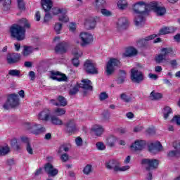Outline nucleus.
I'll return each mask as SVG.
<instances>
[{
	"instance_id": "nucleus-1",
	"label": "nucleus",
	"mask_w": 180,
	"mask_h": 180,
	"mask_svg": "<svg viewBox=\"0 0 180 180\" xmlns=\"http://www.w3.org/2000/svg\"><path fill=\"white\" fill-rule=\"evenodd\" d=\"M160 6L158 1H151L148 4L144 1H139L133 5V11L135 18L134 22L138 27H141L144 25L146 16L148 11H155Z\"/></svg>"
},
{
	"instance_id": "nucleus-2",
	"label": "nucleus",
	"mask_w": 180,
	"mask_h": 180,
	"mask_svg": "<svg viewBox=\"0 0 180 180\" xmlns=\"http://www.w3.org/2000/svg\"><path fill=\"white\" fill-rule=\"evenodd\" d=\"M19 25H14L10 28L11 36L17 40H23L26 34V29H30V22L26 18H22L18 21ZM23 26V27H22Z\"/></svg>"
},
{
	"instance_id": "nucleus-3",
	"label": "nucleus",
	"mask_w": 180,
	"mask_h": 180,
	"mask_svg": "<svg viewBox=\"0 0 180 180\" xmlns=\"http://www.w3.org/2000/svg\"><path fill=\"white\" fill-rule=\"evenodd\" d=\"M105 167L110 171H113L114 172H122L124 171H128L130 169V166H122L120 167V162L119 161L111 159L105 162Z\"/></svg>"
},
{
	"instance_id": "nucleus-4",
	"label": "nucleus",
	"mask_w": 180,
	"mask_h": 180,
	"mask_svg": "<svg viewBox=\"0 0 180 180\" xmlns=\"http://www.w3.org/2000/svg\"><path fill=\"white\" fill-rule=\"evenodd\" d=\"M24 127L26 130L30 131V133H32V134H35V136H39V134H41V133L46 131L44 127L41 124H36L35 122H26L24 124Z\"/></svg>"
},
{
	"instance_id": "nucleus-5",
	"label": "nucleus",
	"mask_w": 180,
	"mask_h": 180,
	"mask_svg": "<svg viewBox=\"0 0 180 180\" xmlns=\"http://www.w3.org/2000/svg\"><path fill=\"white\" fill-rule=\"evenodd\" d=\"M79 38L80 40L79 44L82 47H86V46H89L94 43V35L89 32H81L79 35Z\"/></svg>"
},
{
	"instance_id": "nucleus-6",
	"label": "nucleus",
	"mask_w": 180,
	"mask_h": 180,
	"mask_svg": "<svg viewBox=\"0 0 180 180\" xmlns=\"http://www.w3.org/2000/svg\"><path fill=\"white\" fill-rule=\"evenodd\" d=\"M51 12L53 15H58V20H60V22L67 23V22L70 20V19L68 18V15H67L66 8H60L58 7H55L51 9Z\"/></svg>"
},
{
	"instance_id": "nucleus-7",
	"label": "nucleus",
	"mask_w": 180,
	"mask_h": 180,
	"mask_svg": "<svg viewBox=\"0 0 180 180\" xmlns=\"http://www.w3.org/2000/svg\"><path fill=\"white\" fill-rule=\"evenodd\" d=\"M161 52L162 53L155 57V61L158 64L165 63V61H167V56H169V54H173L174 51L172 48H163L161 49Z\"/></svg>"
},
{
	"instance_id": "nucleus-8",
	"label": "nucleus",
	"mask_w": 180,
	"mask_h": 180,
	"mask_svg": "<svg viewBox=\"0 0 180 180\" xmlns=\"http://www.w3.org/2000/svg\"><path fill=\"white\" fill-rule=\"evenodd\" d=\"M8 106H10V108L19 106V96L18 94H13L8 96V98L3 107L4 109H8Z\"/></svg>"
},
{
	"instance_id": "nucleus-9",
	"label": "nucleus",
	"mask_w": 180,
	"mask_h": 180,
	"mask_svg": "<svg viewBox=\"0 0 180 180\" xmlns=\"http://www.w3.org/2000/svg\"><path fill=\"white\" fill-rule=\"evenodd\" d=\"M120 65V61L116 58H110L106 64L105 72L107 75H112L115 72V67Z\"/></svg>"
},
{
	"instance_id": "nucleus-10",
	"label": "nucleus",
	"mask_w": 180,
	"mask_h": 180,
	"mask_svg": "<svg viewBox=\"0 0 180 180\" xmlns=\"http://www.w3.org/2000/svg\"><path fill=\"white\" fill-rule=\"evenodd\" d=\"M142 165H144L146 171L155 169L158 167V160L156 159H143L141 160Z\"/></svg>"
},
{
	"instance_id": "nucleus-11",
	"label": "nucleus",
	"mask_w": 180,
	"mask_h": 180,
	"mask_svg": "<svg viewBox=\"0 0 180 180\" xmlns=\"http://www.w3.org/2000/svg\"><path fill=\"white\" fill-rule=\"evenodd\" d=\"M131 79L132 82L135 84H140L142 81H144V76L143 73L140 71H138L137 69L131 70Z\"/></svg>"
},
{
	"instance_id": "nucleus-12",
	"label": "nucleus",
	"mask_w": 180,
	"mask_h": 180,
	"mask_svg": "<svg viewBox=\"0 0 180 180\" xmlns=\"http://www.w3.org/2000/svg\"><path fill=\"white\" fill-rule=\"evenodd\" d=\"M84 70L87 74H98V69L92 60H87L84 64Z\"/></svg>"
},
{
	"instance_id": "nucleus-13",
	"label": "nucleus",
	"mask_w": 180,
	"mask_h": 180,
	"mask_svg": "<svg viewBox=\"0 0 180 180\" xmlns=\"http://www.w3.org/2000/svg\"><path fill=\"white\" fill-rule=\"evenodd\" d=\"M146 141L136 140L134 143L131 145V150L132 151H141L146 147Z\"/></svg>"
},
{
	"instance_id": "nucleus-14",
	"label": "nucleus",
	"mask_w": 180,
	"mask_h": 180,
	"mask_svg": "<svg viewBox=\"0 0 180 180\" xmlns=\"http://www.w3.org/2000/svg\"><path fill=\"white\" fill-rule=\"evenodd\" d=\"M72 54L75 56V58L72 59V63L75 67H78L79 65V57L82 56V51L78 48H75L72 51Z\"/></svg>"
},
{
	"instance_id": "nucleus-15",
	"label": "nucleus",
	"mask_w": 180,
	"mask_h": 180,
	"mask_svg": "<svg viewBox=\"0 0 180 180\" xmlns=\"http://www.w3.org/2000/svg\"><path fill=\"white\" fill-rule=\"evenodd\" d=\"M148 150L151 154H157L158 151H162V145L158 141L151 143L148 146Z\"/></svg>"
},
{
	"instance_id": "nucleus-16",
	"label": "nucleus",
	"mask_w": 180,
	"mask_h": 180,
	"mask_svg": "<svg viewBox=\"0 0 180 180\" xmlns=\"http://www.w3.org/2000/svg\"><path fill=\"white\" fill-rule=\"evenodd\" d=\"M44 170L49 175V176H56V175L58 174V169L54 168L53 165H51V163H47L45 165Z\"/></svg>"
},
{
	"instance_id": "nucleus-17",
	"label": "nucleus",
	"mask_w": 180,
	"mask_h": 180,
	"mask_svg": "<svg viewBox=\"0 0 180 180\" xmlns=\"http://www.w3.org/2000/svg\"><path fill=\"white\" fill-rule=\"evenodd\" d=\"M50 78L54 81H58V82H61L62 81H65V79H67V77L64 75L61 74L60 72L55 71L51 72Z\"/></svg>"
},
{
	"instance_id": "nucleus-18",
	"label": "nucleus",
	"mask_w": 180,
	"mask_h": 180,
	"mask_svg": "<svg viewBox=\"0 0 180 180\" xmlns=\"http://www.w3.org/2000/svg\"><path fill=\"white\" fill-rule=\"evenodd\" d=\"M78 130V128H77V124H75V120H70L68 121L66 123V131L68 133H75V131H77Z\"/></svg>"
},
{
	"instance_id": "nucleus-19",
	"label": "nucleus",
	"mask_w": 180,
	"mask_h": 180,
	"mask_svg": "<svg viewBox=\"0 0 180 180\" xmlns=\"http://www.w3.org/2000/svg\"><path fill=\"white\" fill-rule=\"evenodd\" d=\"M20 60V54L19 53H8L7 55V63L8 64H15Z\"/></svg>"
},
{
	"instance_id": "nucleus-20",
	"label": "nucleus",
	"mask_w": 180,
	"mask_h": 180,
	"mask_svg": "<svg viewBox=\"0 0 180 180\" xmlns=\"http://www.w3.org/2000/svg\"><path fill=\"white\" fill-rule=\"evenodd\" d=\"M117 141V137L113 135L108 136L105 138V144L108 147H110L113 148V147H116V143Z\"/></svg>"
},
{
	"instance_id": "nucleus-21",
	"label": "nucleus",
	"mask_w": 180,
	"mask_h": 180,
	"mask_svg": "<svg viewBox=\"0 0 180 180\" xmlns=\"http://www.w3.org/2000/svg\"><path fill=\"white\" fill-rule=\"evenodd\" d=\"M91 131L95 134V136H98L101 137L102 134H103V131H105V129L100 124H94L91 127Z\"/></svg>"
},
{
	"instance_id": "nucleus-22",
	"label": "nucleus",
	"mask_w": 180,
	"mask_h": 180,
	"mask_svg": "<svg viewBox=\"0 0 180 180\" xmlns=\"http://www.w3.org/2000/svg\"><path fill=\"white\" fill-rule=\"evenodd\" d=\"M79 87L82 88V89H85L86 91H92V83L91 82V80L88 79H84L82 80L81 84H78Z\"/></svg>"
},
{
	"instance_id": "nucleus-23",
	"label": "nucleus",
	"mask_w": 180,
	"mask_h": 180,
	"mask_svg": "<svg viewBox=\"0 0 180 180\" xmlns=\"http://www.w3.org/2000/svg\"><path fill=\"white\" fill-rule=\"evenodd\" d=\"M173 146L176 150L169 151L168 157H180V142L174 143Z\"/></svg>"
},
{
	"instance_id": "nucleus-24",
	"label": "nucleus",
	"mask_w": 180,
	"mask_h": 180,
	"mask_svg": "<svg viewBox=\"0 0 180 180\" xmlns=\"http://www.w3.org/2000/svg\"><path fill=\"white\" fill-rule=\"evenodd\" d=\"M155 37H157L156 34L149 35L144 39L139 40L136 42V46L138 47H144V46H147V41H149V40H153V39H155Z\"/></svg>"
},
{
	"instance_id": "nucleus-25",
	"label": "nucleus",
	"mask_w": 180,
	"mask_h": 180,
	"mask_svg": "<svg viewBox=\"0 0 180 180\" xmlns=\"http://www.w3.org/2000/svg\"><path fill=\"white\" fill-rule=\"evenodd\" d=\"M51 111L49 109H44L38 114L39 120H44L47 122L50 119Z\"/></svg>"
},
{
	"instance_id": "nucleus-26",
	"label": "nucleus",
	"mask_w": 180,
	"mask_h": 180,
	"mask_svg": "<svg viewBox=\"0 0 180 180\" xmlns=\"http://www.w3.org/2000/svg\"><path fill=\"white\" fill-rule=\"evenodd\" d=\"M129 25V20L126 17H121L117 22V27L118 29H126Z\"/></svg>"
},
{
	"instance_id": "nucleus-27",
	"label": "nucleus",
	"mask_w": 180,
	"mask_h": 180,
	"mask_svg": "<svg viewBox=\"0 0 180 180\" xmlns=\"http://www.w3.org/2000/svg\"><path fill=\"white\" fill-rule=\"evenodd\" d=\"M84 26L88 30H91V29H95V26H96V21L94 18H89L86 20L84 22Z\"/></svg>"
},
{
	"instance_id": "nucleus-28",
	"label": "nucleus",
	"mask_w": 180,
	"mask_h": 180,
	"mask_svg": "<svg viewBox=\"0 0 180 180\" xmlns=\"http://www.w3.org/2000/svg\"><path fill=\"white\" fill-rule=\"evenodd\" d=\"M24 143L25 144H30V139L27 136H21L18 140L13 139L11 140V146H16L18 143Z\"/></svg>"
},
{
	"instance_id": "nucleus-29",
	"label": "nucleus",
	"mask_w": 180,
	"mask_h": 180,
	"mask_svg": "<svg viewBox=\"0 0 180 180\" xmlns=\"http://www.w3.org/2000/svg\"><path fill=\"white\" fill-rule=\"evenodd\" d=\"M41 5L45 12H49L53 8V1L51 0H41Z\"/></svg>"
},
{
	"instance_id": "nucleus-30",
	"label": "nucleus",
	"mask_w": 180,
	"mask_h": 180,
	"mask_svg": "<svg viewBox=\"0 0 180 180\" xmlns=\"http://www.w3.org/2000/svg\"><path fill=\"white\" fill-rule=\"evenodd\" d=\"M55 51L56 53H59L60 54H63V53H65L67 51V44L63 42L58 44L55 47Z\"/></svg>"
},
{
	"instance_id": "nucleus-31",
	"label": "nucleus",
	"mask_w": 180,
	"mask_h": 180,
	"mask_svg": "<svg viewBox=\"0 0 180 180\" xmlns=\"http://www.w3.org/2000/svg\"><path fill=\"white\" fill-rule=\"evenodd\" d=\"M176 30V27H163L159 32L160 34H168L169 33H174Z\"/></svg>"
},
{
	"instance_id": "nucleus-32",
	"label": "nucleus",
	"mask_w": 180,
	"mask_h": 180,
	"mask_svg": "<svg viewBox=\"0 0 180 180\" xmlns=\"http://www.w3.org/2000/svg\"><path fill=\"white\" fill-rule=\"evenodd\" d=\"M137 55V49L133 47L127 48L124 53V57H132V56Z\"/></svg>"
},
{
	"instance_id": "nucleus-33",
	"label": "nucleus",
	"mask_w": 180,
	"mask_h": 180,
	"mask_svg": "<svg viewBox=\"0 0 180 180\" xmlns=\"http://www.w3.org/2000/svg\"><path fill=\"white\" fill-rule=\"evenodd\" d=\"M51 122L55 126H63V120L56 115L51 116Z\"/></svg>"
},
{
	"instance_id": "nucleus-34",
	"label": "nucleus",
	"mask_w": 180,
	"mask_h": 180,
	"mask_svg": "<svg viewBox=\"0 0 180 180\" xmlns=\"http://www.w3.org/2000/svg\"><path fill=\"white\" fill-rule=\"evenodd\" d=\"M117 8L121 11H124L129 6V3L126 0H120L117 1Z\"/></svg>"
},
{
	"instance_id": "nucleus-35",
	"label": "nucleus",
	"mask_w": 180,
	"mask_h": 180,
	"mask_svg": "<svg viewBox=\"0 0 180 180\" xmlns=\"http://www.w3.org/2000/svg\"><path fill=\"white\" fill-rule=\"evenodd\" d=\"M171 113H172V109H171L169 107L167 106L163 108L162 114L165 120H167V119L169 117V115H171Z\"/></svg>"
},
{
	"instance_id": "nucleus-36",
	"label": "nucleus",
	"mask_w": 180,
	"mask_h": 180,
	"mask_svg": "<svg viewBox=\"0 0 180 180\" xmlns=\"http://www.w3.org/2000/svg\"><path fill=\"white\" fill-rule=\"evenodd\" d=\"M155 13L158 16H164L167 13V8L164 6H158L155 10Z\"/></svg>"
},
{
	"instance_id": "nucleus-37",
	"label": "nucleus",
	"mask_w": 180,
	"mask_h": 180,
	"mask_svg": "<svg viewBox=\"0 0 180 180\" xmlns=\"http://www.w3.org/2000/svg\"><path fill=\"white\" fill-rule=\"evenodd\" d=\"M94 171V167H92V165H86L83 169V173L84 175H91Z\"/></svg>"
},
{
	"instance_id": "nucleus-38",
	"label": "nucleus",
	"mask_w": 180,
	"mask_h": 180,
	"mask_svg": "<svg viewBox=\"0 0 180 180\" xmlns=\"http://www.w3.org/2000/svg\"><path fill=\"white\" fill-rule=\"evenodd\" d=\"M66 112L65 108H56L53 110V115H56V116H63Z\"/></svg>"
},
{
	"instance_id": "nucleus-39",
	"label": "nucleus",
	"mask_w": 180,
	"mask_h": 180,
	"mask_svg": "<svg viewBox=\"0 0 180 180\" xmlns=\"http://www.w3.org/2000/svg\"><path fill=\"white\" fill-rule=\"evenodd\" d=\"M150 98L153 101H158L162 98V94L153 91L150 93Z\"/></svg>"
},
{
	"instance_id": "nucleus-40",
	"label": "nucleus",
	"mask_w": 180,
	"mask_h": 180,
	"mask_svg": "<svg viewBox=\"0 0 180 180\" xmlns=\"http://www.w3.org/2000/svg\"><path fill=\"white\" fill-rule=\"evenodd\" d=\"M34 51V49H33V47L32 46H25L24 50L22 51V55L25 57H27V56H29V54H32V53H33Z\"/></svg>"
},
{
	"instance_id": "nucleus-41",
	"label": "nucleus",
	"mask_w": 180,
	"mask_h": 180,
	"mask_svg": "<svg viewBox=\"0 0 180 180\" xmlns=\"http://www.w3.org/2000/svg\"><path fill=\"white\" fill-rule=\"evenodd\" d=\"M11 4H12L11 0L4 1V4H3V11H5V12H8V11H10Z\"/></svg>"
},
{
	"instance_id": "nucleus-42",
	"label": "nucleus",
	"mask_w": 180,
	"mask_h": 180,
	"mask_svg": "<svg viewBox=\"0 0 180 180\" xmlns=\"http://www.w3.org/2000/svg\"><path fill=\"white\" fill-rule=\"evenodd\" d=\"M53 29L57 34H60V33H61V30L63 29V23L56 22L54 25Z\"/></svg>"
},
{
	"instance_id": "nucleus-43",
	"label": "nucleus",
	"mask_w": 180,
	"mask_h": 180,
	"mask_svg": "<svg viewBox=\"0 0 180 180\" xmlns=\"http://www.w3.org/2000/svg\"><path fill=\"white\" fill-rule=\"evenodd\" d=\"M104 4L105 1L103 0H96L95 2L93 3V5L96 9H101Z\"/></svg>"
},
{
	"instance_id": "nucleus-44",
	"label": "nucleus",
	"mask_w": 180,
	"mask_h": 180,
	"mask_svg": "<svg viewBox=\"0 0 180 180\" xmlns=\"http://www.w3.org/2000/svg\"><path fill=\"white\" fill-rule=\"evenodd\" d=\"M57 99L59 102V106H67V99L63 96H59Z\"/></svg>"
},
{
	"instance_id": "nucleus-45",
	"label": "nucleus",
	"mask_w": 180,
	"mask_h": 180,
	"mask_svg": "<svg viewBox=\"0 0 180 180\" xmlns=\"http://www.w3.org/2000/svg\"><path fill=\"white\" fill-rule=\"evenodd\" d=\"M9 153V147L8 146H0V157L6 155Z\"/></svg>"
},
{
	"instance_id": "nucleus-46",
	"label": "nucleus",
	"mask_w": 180,
	"mask_h": 180,
	"mask_svg": "<svg viewBox=\"0 0 180 180\" xmlns=\"http://www.w3.org/2000/svg\"><path fill=\"white\" fill-rule=\"evenodd\" d=\"M120 98L123 102H126L129 103V102H131V97L130 96H127L126 94L123 93L120 95Z\"/></svg>"
},
{
	"instance_id": "nucleus-47",
	"label": "nucleus",
	"mask_w": 180,
	"mask_h": 180,
	"mask_svg": "<svg viewBox=\"0 0 180 180\" xmlns=\"http://www.w3.org/2000/svg\"><path fill=\"white\" fill-rule=\"evenodd\" d=\"M101 13L103 15V16H105V18H109L112 16V11L106 9V8H102L101 10Z\"/></svg>"
},
{
	"instance_id": "nucleus-48",
	"label": "nucleus",
	"mask_w": 180,
	"mask_h": 180,
	"mask_svg": "<svg viewBox=\"0 0 180 180\" xmlns=\"http://www.w3.org/2000/svg\"><path fill=\"white\" fill-rule=\"evenodd\" d=\"M8 75L11 77H20V71L18 70H10L8 71Z\"/></svg>"
},
{
	"instance_id": "nucleus-49",
	"label": "nucleus",
	"mask_w": 180,
	"mask_h": 180,
	"mask_svg": "<svg viewBox=\"0 0 180 180\" xmlns=\"http://www.w3.org/2000/svg\"><path fill=\"white\" fill-rule=\"evenodd\" d=\"M79 91V86L77 84L73 88L70 89L69 94L70 95H75L78 94Z\"/></svg>"
},
{
	"instance_id": "nucleus-50",
	"label": "nucleus",
	"mask_w": 180,
	"mask_h": 180,
	"mask_svg": "<svg viewBox=\"0 0 180 180\" xmlns=\"http://www.w3.org/2000/svg\"><path fill=\"white\" fill-rule=\"evenodd\" d=\"M96 147L97 150H99V151H103L104 150H106V146H105L103 142H97L96 143Z\"/></svg>"
},
{
	"instance_id": "nucleus-51",
	"label": "nucleus",
	"mask_w": 180,
	"mask_h": 180,
	"mask_svg": "<svg viewBox=\"0 0 180 180\" xmlns=\"http://www.w3.org/2000/svg\"><path fill=\"white\" fill-rule=\"evenodd\" d=\"M69 150H70V145H62L59 148L58 153V154H61L63 151H65V153H67Z\"/></svg>"
},
{
	"instance_id": "nucleus-52",
	"label": "nucleus",
	"mask_w": 180,
	"mask_h": 180,
	"mask_svg": "<svg viewBox=\"0 0 180 180\" xmlns=\"http://www.w3.org/2000/svg\"><path fill=\"white\" fill-rule=\"evenodd\" d=\"M75 144H76L77 147H82V146L84 144V141L82 140V138L77 136L75 139Z\"/></svg>"
},
{
	"instance_id": "nucleus-53",
	"label": "nucleus",
	"mask_w": 180,
	"mask_h": 180,
	"mask_svg": "<svg viewBox=\"0 0 180 180\" xmlns=\"http://www.w3.org/2000/svg\"><path fill=\"white\" fill-rule=\"evenodd\" d=\"M17 2L20 11H25V2H23V0H17Z\"/></svg>"
},
{
	"instance_id": "nucleus-54",
	"label": "nucleus",
	"mask_w": 180,
	"mask_h": 180,
	"mask_svg": "<svg viewBox=\"0 0 180 180\" xmlns=\"http://www.w3.org/2000/svg\"><path fill=\"white\" fill-rule=\"evenodd\" d=\"M109 98V95L107 94L106 92H102L99 95V99L100 101H105Z\"/></svg>"
},
{
	"instance_id": "nucleus-55",
	"label": "nucleus",
	"mask_w": 180,
	"mask_h": 180,
	"mask_svg": "<svg viewBox=\"0 0 180 180\" xmlns=\"http://www.w3.org/2000/svg\"><path fill=\"white\" fill-rule=\"evenodd\" d=\"M172 122H174L177 124V126H180V115H175Z\"/></svg>"
},
{
	"instance_id": "nucleus-56",
	"label": "nucleus",
	"mask_w": 180,
	"mask_h": 180,
	"mask_svg": "<svg viewBox=\"0 0 180 180\" xmlns=\"http://www.w3.org/2000/svg\"><path fill=\"white\" fill-rule=\"evenodd\" d=\"M26 150L28 154L33 155V148H32V145H30V143L26 145Z\"/></svg>"
},
{
	"instance_id": "nucleus-57",
	"label": "nucleus",
	"mask_w": 180,
	"mask_h": 180,
	"mask_svg": "<svg viewBox=\"0 0 180 180\" xmlns=\"http://www.w3.org/2000/svg\"><path fill=\"white\" fill-rule=\"evenodd\" d=\"M144 129V127L141 125H138L134 128V133H139V131H141Z\"/></svg>"
},
{
	"instance_id": "nucleus-58",
	"label": "nucleus",
	"mask_w": 180,
	"mask_h": 180,
	"mask_svg": "<svg viewBox=\"0 0 180 180\" xmlns=\"http://www.w3.org/2000/svg\"><path fill=\"white\" fill-rule=\"evenodd\" d=\"M60 160L63 162L68 161V155L67 153H64L60 156Z\"/></svg>"
},
{
	"instance_id": "nucleus-59",
	"label": "nucleus",
	"mask_w": 180,
	"mask_h": 180,
	"mask_svg": "<svg viewBox=\"0 0 180 180\" xmlns=\"http://www.w3.org/2000/svg\"><path fill=\"white\" fill-rule=\"evenodd\" d=\"M69 29H70V32H75V29H77V27H76V25H75V23L71 22V23L69 25Z\"/></svg>"
},
{
	"instance_id": "nucleus-60",
	"label": "nucleus",
	"mask_w": 180,
	"mask_h": 180,
	"mask_svg": "<svg viewBox=\"0 0 180 180\" xmlns=\"http://www.w3.org/2000/svg\"><path fill=\"white\" fill-rule=\"evenodd\" d=\"M51 14L49 13H46L45 14V17H44V22H49V20H50L51 19Z\"/></svg>"
},
{
	"instance_id": "nucleus-61",
	"label": "nucleus",
	"mask_w": 180,
	"mask_h": 180,
	"mask_svg": "<svg viewBox=\"0 0 180 180\" xmlns=\"http://www.w3.org/2000/svg\"><path fill=\"white\" fill-rule=\"evenodd\" d=\"M29 77H30L31 81L34 80V78H35V77H36V75L34 74V72L30 71V72H29Z\"/></svg>"
},
{
	"instance_id": "nucleus-62",
	"label": "nucleus",
	"mask_w": 180,
	"mask_h": 180,
	"mask_svg": "<svg viewBox=\"0 0 180 180\" xmlns=\"http://www.w3.org/2000/svg\"><path fill=\"white\" fill-rule=\"evenodd\" d=\"M41 16L40 15V12L37 11L36 13H35V20L37 22H40V19H41Z\"/></svg>"
},
{
	"instance_id": "nucleus-63",
	"label": "nucleus",
	"mask_w": 180,
	"mask_h": 180,
	"mask_svg": "<svg viewBox=\"0 0 180 180\" xmlns=\"http://www.w3.org/2000/svg\"><path fill=\"white\" fill-rule=\"evenodd\" d=\"M7 165H15V160L13 159H8L7 160Z\"/></svg>"
},
{
	"instance_id": "nucleus-64",
	"label": "nucleus",
	"mask_w": 180,
	"mask_h": 180,
	"mask_svg": "<svg viewBox=\"0 0 180 180\" xmlns=\"http://www.w3.org/2000/svg\"><path fill=\"white\" fill-rule=\"evenodd\" d=\"M174 39L175 40V41H176L177 43L180 42V34H177L174 37Z\"/></svg>"
}]
</instances>
